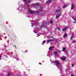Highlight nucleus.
I'll return each instance as SVG.
<instances>
[{"mask_svg":"<svg viewBox=\"0 0 76 76\" xmlns=\"http://www.w3.org/2000/svg\"><path fill=\"white\" fill-rule=\"evenodd\" d=\"M52 63H54L57 67H58L60 65V63H59V62H58V60H56L55 61H52Z\"/></svg>","mask_w":76,"mask_h":76,"instance_id":"obj_1","label":"nucleus"},{"mask_svg":"<svg viewBox=\"0 0 76 76\" xmlns=\"http://www.w3.org/2000/svg\"><path fill=\"white\" fill-rule=\"evenodd\" d=\"M42 10H42V7H40L39 10V11H35V12L38 14V13H39V12H42Z\"/></svg>","mask_w":76,"mask_h":76,"instance_id":"obj_2","label":"nucleus"},{"mask_svg":"<svg viewBox=\"0 0 76 76\" xmlns=\"http://www.w3.org/2000/svg\"><path fill=\"white\" fill-rule=\"evenodd\" d=\"M29 11L30 13H34V11L31 10L30 9H29Z\"/></svg>","mask_w":76,"mask_h":76,"instance_id":"obj_3","label":"nucleus"},{"mask_svg":"<svg viewBox=\"0 0 76 76\" xmlns=\"http://www.w3.org/2000/svg\"><path fill=\"white\" fill-rule=\"evenodd\" d=\"M61 14H60L58 15H56V19H58V18H59V17H60V16H61Z\"/></svg>","mask_w":76,"mask_h":76,"instance_id":"obj_4","label":"nucleus"},{"mask_svg":"<svg viewBox=\"0 0 76 76\" xmlns=\"http://www.w3.org/2000/svg\"><path fill=\"white\" fill-rule=\"evenodd\" d=\"M53 48H54V46H50L49 49V51H50L51 50V49Z\"/></svg>","mask_w":76,"mask_h":76,"instance_id":"obj_5","label":"nucleus"},{"mask_svg":"<svg viewBox=\"0 0 76 76\" xmlns=\"http://www.w3.org/2000/svg\"><path fill=\"white\" fill-rule=\"evenodd\" d=\"M24 2H25V5H28V4H26L27 3V1L26 0H22Z\"/></svg>","mask_w":76,"mask_h":76,"instance_id":"obj_6","label":"nucleus"},{"mask_svg":"<svg viewBox=\"0 0 76 76\" xmlns=\"http://www.w3.org/2000/svg\"><path fill=\"white\" fill-rule=\"evenodd\" d=\"M60 12V10H56V11L55 12V13H58V12Z\"/></svg>","mask_w":76,"mask_h":76,"instance_id":"obj_7","label":"nucleus"},{"mask_svg":"<svg viewBox=\"0 0 76 76\" xmlns=\"http://www.w3.org/2000/svg\"><path fill=\"white\" fill-rule=\"evenodd\" d=\"M67 29V27H65L64 29H63L62 30V31H66V29Z\"/></svg>","mask_w":76,"mask_h":76,"instance_id":"obj_8","label":"nucleus"},{"mask_svg":"<svg viewBox=\"0 0 76 76\" xmlns=\"http://www.w3.org/2000/svg\"><path fill=\"white\" fill-rule=\"evenodd\" d=\"M74 7V5H73V4H72L71 10H73Z\"/></svg>","mask_w":76,"mask_h":76,"instance_id":"obj_9","label":"nucleus"},{"mask_svg":"<svg viewBox=\"0 0 76 76\" xmlns=\"http://www.w3.org/2000/svg\"><path fill=\"white\" fill-rule=\"evenodd\" d=\"M53 1V0H48V1L47 2V3H50V2H51V1Z\"/></svg>","mask_w":76,"mask_h":76,"instance_id":"obj_10","label":"nucleus"},{"mask_svg":"<svg viewBox=\"0 0 76 76\" xmlns=\"http://www.w3.org/2000/svg\"><path fill=\"white\" fill-rule=\"evenodd\" d=\"M61 60H63V61H64L66 60V58H61Z\"/></svg>","mask_w":76,"mask_h":76,"instance_id":"obj_11","label":"nucleus"},{"mask_svg":"<svg viewBox=\"0 0 76 76\" xmlns=\"http://www.w3.org/2000/svg\"><path fill=\"white\" fill-rule=\"evenodd\" d=\"M67 34H66L64 36V37L66 38V37H67Z\"/></svg>","mask_w":76,"mask_h":76,"instance_id":"obj_12","label":"nucleus"},{"mask_svg":"<svg viewBox=\"0 0 76 76\" xmlns=\"http://www.w3.org/2000/svg\"><path fill=\"white\" fill-rule=\"evenodd\" d=\"M65 50H66V48H63L62 49L63 51V52H64V51H65Z\"/></svg>","mask_w":76,"mask_h":76,"instance_id":"obj_13","label":"nucleus"},{"mask_svg":"<svg viewBox=\"0 0 76 76\" xmlns=\"http://www.w3.org/2000/svg\"><path fill=\"white\" fill-rule=\"evenodd\" d=\"M54 54L55 55H57V51H55L54 52Z\"/></svg>","mask_w":76,"mask_h":76,"instance_id":"obj_14","label":"nucleus"},{"mask_svg":"<svg viewBox=\"0 0 76 76\" xmlns=\"http://www.w3.org/2000/svg\"><path fill=\"white\" fill-rule=\"evenodd\" d=\"M50 41H53V39H49V40H47V41L48 42H49Z\"/></svg>","mask_w":76,"mask_h":76,"instance_id":"obj_15","label":"nucleus"},{"mask_svg":"<svg viewBox=\"0 0 76 76\" xmlns=\"http://www.w3.org/2000/svg\"><path fill=\"white\" fill-rule=\"evenodd\" d=\"M67 7V5H64L63 7V8H65V7Z\"/></svg>","mask_w":76,"mask_h":76,"instance_id":"obj_16","label":"nucleus"},{"mask_svg":"<svg viewBox=\"0 0 76 76\" xmlns=\"http://www.w3.org/2000/svg\"><path fill=\"white\" fill-rule=\"evenodd\" d=\"M72 42H73V43H75L76 42V40H74Z\"/></svg>","mask_w":76,"mask_h":76,"instance_id":"obj_17","label":"nucleus"},{"mask_svg":"<svg viewBox=\"0 0 76 76\" xmlns=\"http://www.w3.org/2000/svg\"><path fill=\"white\" fill-rule=\"evenodd\" d=\"M53 21H52V20L50 21V23L51 24H53Z\"/></svg>","mask_w":76,"mask_h":76,"instance_id":"obj_18","label":"nucleus"},{"mask_svg":"<svg viewBox=\"0 0 76 76\" xmlns=\"http://www.w3.org/2000/svg\"><path fill=\"white\" fill-rule=\"evenodd\" d=\"M47 23H46V22H43V23H42V24H46Z\"/></svg>","mask_w":76,"mask_h":76,"instance_id":"obj_19","label":"nucleus"},{"mask_svg":"<svg viewBox=\"0 0 76 76\" xmlns=\"http://www.w3.org/2000/svg\"><path fill=\"white\" fill-rule=\"evenodd\" d=\"M73 35H72V36L70 38V39H72V38H73Z\"/></svg>","mask_w":76,"mask_h":76,"instance_id":"obj_20","label":"nucleus"},{"mask_svg":"<svg viewBox=\"0 0 76 76\" xmlns=\"http://www.w3.org/2000/svg\"><path fill=\"white\" fill-rule=\"evenodd\" d=\"M10 73L8 74L7 75V76H10Z\"/></svg>","mask_w":76,"mask_h":76,"instance_id":"obj_21","label":"nucleus"},{"mask_svg":"<svg viewBox=\"0 0 76 76\" xmlns=\"http://www.w3.org/2000/svg\"><path fill=\"white\" fill-rule=\"evenodd\" d=\"M45 40H44L43 42V44H44V43H45Z\"/></svg>","mask_w":76,"mask_h":76,"instance_id":"obj_22","label":"nucleus"},{"mask_svg":"<svg viewBox=\"0 0 76 76\" xmlns=\"http://www.w3.org/2000/svg\"><path fill=\"white\" fill-rule=\"evenodd\" d=\"M72 67H73V66H74V64H72Z\"/></svg>","mask_w":76,"mask_h":76,"instance_id":"obj_23","label":"nucleus"},{"mask_svg":"<svg viewBox=\"0 0 76 76\" xmlns=\"http://www.w3.org/2000/svg\"><path fill=\"white\" fill-rule=\"evenodd\" d=\"M28 1V3H31V1L29 0V1Z\"/></svg>","mask_w":76,"mask_h":76,"instance_id":"obj_24","label":"nucleus"},{"mask_svg":"<svg viewBox=\"0 0 76 76\" xmlns=\"http://www.w3.org/2000/svg\"><path fill=\"white\" fill-rule=\"evenodd\" d=\"M39 4H38L36 5V6H39Z\"/></svg>","mask_w":76,"mask_h":76,"instance_id":"obj_25","label":"nucleus"},{"mask_svg":"<svg viewBox=\"0 0 76 76\" xmlns=\"http://www.w3.org/2000/svg\"><path fill=\"white\" fill-rule=\"evenodd\" d=\"M28 52V50H26L25 51V53H27Z\"/></svg>","mask_w":76,"mask_h":76,"instance_id":"obj_26","label":"nucleus"},{"mask_svg":"<svg viewBox=\"0 0 76 76\" xmlns=\"http://www.w3.org/2000/svg\"><path fill=\"white\" fill-rule=\"evenodd\" d=\"M1 55H0V59H1Z\"/></svg>","mask_w":76,"mask_h":76,"instance_id":"obj_27","label":"nucleus"},{"mask_svg":"<svg viewBox=\"0 0 76 76\" xmlns=\"http://www.w3.org/2000/svg\"><path fill=\"white\" fill-rule=\"evenodd\" d=\"M39 64H41V65H42V64H41V63H39Z\"/></svg>","mask_w":76,"mask_h":76,"instance_id":"obj_28","label":"nucleus"},{"mask_svg":"<svg viewBox=\"0 0 76 76\" xmlns=\"http://www.w3.org/2000/svg\"><path fill=\"white\" fill-rule=\"evenodd\" d=\"M58 30H60V28H58Z\"/></svg>","mask_w":76,"mask_h":76,"instance_id":"obj_29","label":"nucleus"},{"mask_svg":"<svg viewBox=\"0 0 76 76\" xmlns=\"http://www.w3.org/2000/svg\"><path fill=\"white\" fill-rule=\"evenodd\" d=\"M42 27H43L42 26H40V28H42Z\"/></svg>","mask_w":76,"mask_h":76,"instance_id":"obj_30","label":"nucleus"},{"mask_svg":"<svg viewBox=\"0 0 76 76\" xmlns=\"http://www.w3.org/2000/svg\"><path fill=\"white\" fill-rule=\"evenodd\" d=\"M71 76H73V74H71Z\"/></svg>","mask_w":76,"mask_h":76,"instance_id":"obj_31","label":"nucleus"},{"mask_svg":"<svg viewBox=\"0 0 76 76\" xmlns=\"http://www.w3.org/2000/svg\"><path fill=\"white\" fill-rule=\"evenodd\" d=\"M58 52H60V50H58Z\"/></svg>","mask_w":76,"mask_h":76,"instance_id":"obj_32","label":"nucleus"},{"mask_svg":"<svg viewBox=\"0 0 76 76\" xmlns=\"http://www.w3.org/2000/svg\"><path fill=\"white\" fill-rule=\"evenodd\" d=\"M15 48H16V46H15Z\"/></svg>","mask_w":76,"mask_h":76,"instance_id":"obj_33","label":"nucleus"},{"mask_svg":"<svg viewBox=\"0 0 76 76\" xmlns=\"http://www.w3.org/2000/svg\"><path fill=\"white\" fill-rule=\"evenodd\" d=\"M74 23H75V22H74Z\"/></svg>","mask_w":76,"mask_h":76,"instance_id":"obj_34","label":"nucleus"},{"mask_svg":"<svg viewBox=\"0 0 76 76\" xmlns=\"http://www.w3.org/2000/svg\"><path fill=\"white\" fill-rule=\"evenodd\" d=\"M47 56H48V55H47Z\"/></svg>","mask_w":76,"mask_h":76,"instance_id":"obj_35","label":"nucleus"},{"mask_svg":"<svg viewBox=\"0 0 76 76\" xmlns=\"http://www.w3.org/2000/svg\"><path fill=\"white\" fill-rule=\"evenodd\" d=\"M36 24H37V23H36V24H35V25H36Z\"/></svg>","mask_w":76,"mask_h":76,"instance_id":"obj_36","label":"nucleus"},{"mask_svg":"<svg viewBox=\"0 0 76 76\" xmlns=\"http://www.w3.org/2000/svg\"><path fill=\"white\" fill-rule=\"evenodd\" d=\"M35 33H37V32H35Z\"/></svg>","mask_w":76,"mask_h":76,"instance_id":"obj_37","label":"nucleus"},{"mask_svg":"<svg viewBox=\"0 0 76 76\" xmlns=\"http://www.w3.org/2000/svg\"><path fill=\"white\" fill-rule=\"evenodd\" d=\"M13 46L14 47V46Z\"/></svg>","mask_w":76,"mask_h":76,"instance_id":"obj_38","label":"nucleus"}]
</instances>
